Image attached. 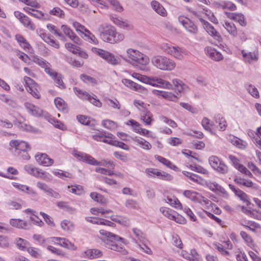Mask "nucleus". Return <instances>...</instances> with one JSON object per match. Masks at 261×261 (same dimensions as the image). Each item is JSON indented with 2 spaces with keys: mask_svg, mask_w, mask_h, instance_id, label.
<instances>
[{
  "mask_svg": "<svg viewBox=\"0 0 261 261\" xmlns=\"http://www.w3.org/2000/svg\"><path fill=\"white\" fill-rule=\"evenodd\" d=\"M92 50L110 64L116 65L119 63V59L108 51L96 47H93Z\"/></svg>",
  "mask_w": 261,
  "mask_h": 261,
  "instance_id": "obj_6",
  "label": "nucleus"
},
{
  "mask_svg": "<svg viewBox=\"0 0 261 261\" xmlns=\"http://www.w3.org/2000/svg\"><path fill=\"white\" fill-rule=\"evenodd\" d=\"M208 162L213 168L221 173L227 172V167L216 156H211L208 159Z\"/></svg>",
  "mask_w": 261,
  "mask_h": 261,
  "instance_id": "obj_11",
  "label": "nucleus"
},
{
  "mask_svg": "<svg viewBox=\"0 0 261 261\" xmlns=\"http://www.w3.org/2000/svg\"><path fill=\"white\" fill-rule=\"evenodd\" d=\"M153 92L154 94L162 96L164 98H166V99H169L171 101H176L178 99L177 96H176L175 94H173L172 93L169 92L159 91V90H153Z\"/></svg>",
  "mask_w": 261,
  "mask_h": 261,
  "instance_id": "obj_24",
  "label": "nucleus"
},
{
  "mask_svg": "<svg viewBox=\"0 0 261 261\" xmlns=\"http://www.w3.org/2000/svg\"><path fill=\"white\" fill-rule=\"evenodd\" d=\"M66 48L73 54H76L80 50V48L72 43H67L65 44Z\"/></svg>",
  "mask_w": 261,
  "mask_h": 261,
  "instance_id": "obj_52",
  "label": "nucleus"
},
{
  "mask_svg": "<svg viewBox=\"0 0 261 261\" xmlns=\"http://www.w3.org/2000/svg\"><path fill=\"white\" fill-rule=\"evenodd\" d=\"M54 239L56 241H58L59 242L57 244L63 247L72 250H75L76 249V247L65 238L55 237Z\"/></svg>",
  "mask_w": 261,
  "mask_h": 261,
  "instance_id": "obj_23",
  "label": "nucleus"
},
{
  "mask_svg": "<svg viewBox=\"0 0 261 261\" xmlns=\"http://www.w3.org/2000/svg\"><path fill=\"white\" fill-rule=\"evenodd\" d=\"M90 197L94 201H97L101 204H105L106 202V200L104 198V197L102 195L96 192L91 193L90 194Z\"/></svg>",
  "mask_w": 261,
  "mask_h": 261,
  "instance_id": "obj_37",
  "label": "nucleus"
},
{
  "mask_svg": "<svg viewBox=\"0 0 261 261\" xmlns=\"http://www.w3.org/2000/svg\"><path fill=\"white\" fill-rule=\"evenodd\" d=\"M107 103L109 106H111L114 109H120V104L118 100L116 99H108L107 100Z\"/></svg>",
  "mask_w": 261,
  "mask_h": 261,
  "instance_id": "obj_51",
  "label": "nucleus"
},
{
  "mask_svg": "<svg viewBox=\"0 0 261 261\" xmlns=\"http://www.w3.org/2000/svg\"><path fill=\"white\" fill-rule=\"evenodd\" d=\"M243 60L246 62L251 63L254 61H257L258 55L255 52H246L245 50L242 51Z\"/></svg>",
  "mask_w": 261,
  "mask_h": 261,
  "instance_id": "obj_26",
  "label": "nucleus"
},
{
  "mask_svg": "<svg viewBox=\"0 0 261 261\" xmlns=\"http://www.w3.org/2000/svg\"><path fill=\"white\" fill-rule=\"evenodd\" d=\"M241 236L242 237V238L244 240L245 242L247 244H248V245L252 247V245L251 244L252 242V240L251 238L244 231H241Z\"/></svg>",
  "mask_w": 261,
  "mask_h": 261,
  "instance_id": "obj_61",
  "label": "nucleus"
},
{
  "mask_svg": "<svg viewBox=\"0 0 261 261\" xmlns=\"http://www.w3.org/2000/svg\"><path fill=\"white\" fill-rule=\"evenodd\" d=\"M9 144L11 147H14L16 149L23 152H27L31 150V147L29 144L25 141L14 140H11Z\"/></svg>",
  "mask_w": 261,
  "mask_h": 261,
  "instance_id": "obj_15",
  "label": "nucleus"
},
{
  "mask_svg": "<svg viewBox=\"0 0 261 261\" xmlns=\"http://www.w3.org/2000/svg\"><path fill=\"white\" fill-rule=\"evenodd\" d=\"M248 166L254 172L255 174L258 176H261V171L253 163H249Z\"/></svg>",
  "mask_w": 261,
  "mask_h": 261,
  "instance_id": "obj_64",
  "label": "nucleus"
},
{
  "mask_svg": "<svg viewBox=\"0 0 261 261\" xmlns=\"http://www.w3.org/2000/svg\"><path fill=\"white\" fill-rule=\"evenodd\" d=\"M24 106L28 112L35 117H39L42 116L47 117V114L44 115V111L41 109L31 103L25 102Z\"/></svg>",
  "mask_w": 261,
  "mask_h": 261,
  "instance_id": "obj_14",
  "label": "nucleus"
},
{
  "mask_svg": "<svg viewBox=\"0 0 261 261\" xmlns=\"http://www.w3.org/2000/svg\"><path fill=\"white\" fill-rule=\"evenodd\" d=\"M47 249L51 251L53 253L56 254L58 255L61 256H64L65 255V253L60 249H57L52 246H48L47 247Z\"/></svg>",
  "mask_w": 261,
  "mask_h": 261,
  "instance_id": "obj_59",
  "label": "nucleus"
},
{
  "mask_svg": "<svg viewBox=\"0 0 261 261\" xmlns=\"http://www.w3.org/2000/svg\"><path fill=\"white\" fill-rule=\"evenodd\" d=\"M54 102L56 106L60 111L64 112L68 111L67 105L63 99L60 97H57L55 99Z\"/></svg>",
  "mask_w": 261,
  "mask_h": 261,
  "instance_id": "obj_31",
  "label": "nucleus"
},
{
  "mask_svg": "<svg viewBox=\"0 0 261 261\" xmlns=\"http://www.w3.org/2000/svg\"><path fill=\"white\" fill-rule=\"evenodd\" d=\"M61 226L65 230L72 231L73 229L72 222L67 220H64L61 222Z\"/></svg>",
  "mask_w": 261,
  "mask_h": 261,
  "instance_id": "obj_43",
  "label": "nucleus"
},
{
  "mask_svg": "<svg viewBox=\"0 0 261 261\" xmlns=\"http://www.w3.org/2000/svg\"><path fill=\"white\" fill-rule=\"evenodd\" d=\"M172 238L173 245L180 249L182 248L183 245L178 236H173Z\"/></svg>",
  "mask_w": 261,
  "mask_h": 261,
  "instance_id": "obj_60",
  "label": "nucleus"
},
{
  "mask_svg": "<svg viewBox=\"0 0 261 261\" xmlns=\"http://www.w3.org/2000/svg\"><path fill=\"white\" fill-rule=\"evenodd\" d=\"M88 97H87L85 100L89 101L91 103L96 107L98 108L101 107L102 103L99 99H97V96L93 94V96H91L89 94Z\"/></svg>",
  "mask_w": 261,
  "mask_h": 261,
  "instance_id": "obj_41",
  "label": "nucleus"
},
{
  "mask_svg": "<svg viewBox=\"0 0 261 261\" xmlns=\"http://www.w3.org/2000/svg\"><path fill=\"white\" fill-rule=\"evenodd\" d=\"M114 137V136L110 133L108 134V135H103V134H97L93 135L92 138L94 140L97 141H101L102 142V140L104 138H108L112 139V137Z\"/></svg>",
  "mask_w": 261,
  "mask_h": 261,
  "instance_id": "obj_47",
  "label": "nucleus"
},
{
  "mask_svg": "<svg viewBox=\"0 0 261 261\" xmlns=\"http://www.w3.org/2000/svg\"><path fill=\"white\" fill-rule=\"evenodd\" d=\"M74 155V156L76 157L79 160L83 161L92 165L107 166V165H109L112 166L113 165V163L111 161H104L103 163L98 162L91 156L83 153H75Z\"/></svg>",
  "mask_w": 261,
  "mask_h": 261,
  "instance_id": "obj_9",
  "label": "nucleus"
},
{
  "mask_svg": "<svg viewBox=\"0 0 261 261\" xmlns=\"http://www.w3.org/2000/svg\"><path fill=\"white\" fill-rule=\"evenodd\" d=\"M229 142L234 146L240 149H246L248 145L246 141L231 135H229Z\"/></svg>",
  "mask_w": 261,
  "mask_h": 261,
  "instance_id": "obj_20",
  "label": "nucleus"
},
{
  "mask_svg": "<svg viewBox=\"0 0 261 261\" xmlns=\"http://www.w3.org/2000/svg\"><path fill=\"white\" fill-rule=\"evenodd\" d=\"M133 76L137 79L138 80L140 81L145 83H148L150 85L155 86H162L164 88H170L171 87V85L162 79H149L147 76L142 75L137 73H134L133 74Z\"/></svg>",
  "mask_w": 261,
  "mask_h": 261,
  "instance_id": "obj_5",
  "label": "nucleus"
},
{
  "mask_svg": "<svg viewBox=\"0 0 261 261\" xmlns=\"http://www.w3.org/2000/svg\"><path fill=\"white\" fill-rule=\"evenodd\" d=\"M234 181L237 184L243 185L247 187H253L254 185V184L251 180L243 178H235Z\"/></svg>",
  "mask_w": 261,
  "mask_h": 261,
  "instance_id": "obj_38",
  "label": "nucleus"
},
{
  "mask_svg": "<svg viewBox=\"0 0 261 261\" xmlns=\"http://www.w3.org/2000/svg\"><path fill=\"white\" fill-rule=\"evenodd\" d=\"M133 76L137 79L138 80L140 81L145 83H148L150 85L155 86H162L164 88H170L171 87V85L162 79H149L147 76L142 75L137 73H134L133 74Z\"/></svg>",
  "mask_w": 261,
  "mask_h": 261,
  "instance_id": "obj_4",
  "label": "nucleus"
},
{
  "mask_svg": "<svg viewBox=\"0 0 261 261\" xmlns=\"http://www.w3.org/2000/svg\"><path fill=\"white\" fill-rule=\"evenodd\" d=\"M199 20L203 24L206 31L210 35L213 36L215 40L218 41V42H220L222 41L221 37L219 35V33L216 31L213 26L202 18H199Z\"/></svg>",
  "mask_w": 261,
  "mask_h": 261,
  "instance_id": "obj_13",
  "label": "nucleus"
},
{
  "mask_svg": "<svg viewBox=\"0 0 261 261\" xmlns=\"http://www.w3.org/2000/svg\"><path fill=\"white\" fill-rule=\"evenodd\" d=\"M24 81L27 91L31 93L35 98L39 99L40 98V94L37 90L38 84L28 76L24 77Z\"/></svg>",
  "mask_w": 261,
  "mask_h": 261,
  "instance_id": "obj_10",
  "label": "nucleus"
},
{
  "mask_svg": "<svg viewBox=\"0 0 261 261\" xmlns=\"http://www.w3.org/2000/svg\"><path fill=\"white\" fill-rule=\"evenodd\" d=\"M69 191L76 195H81L83 192V187L80 185L72 186Z\"/></svg>",
  "mask_w": 261,
  "mask_h": 261,
  "instance_id": "obj_45",
  "label": "nucleus"
},
{
  "mask_svg": "<svg viewBox=\"0 0 261 261\" xmlns=\"http://www.w3.org/2000/svg\"><path fill=\"white\" fill-rule=\"evenodd\" d=\"M152 64L163 70H172L175 67V63L172 60L162 56H155L151 59Z\"/></svg>",
  "mask_w": 261,
  "mask_h": 261,
  "instance_id": "obj_3",
  "label": "nucleus"
},
{
  "mask_svg": "<svg viewBox=\"0 0 261 261\" xmlns=\"http://www.w3.org/2000/svg\"><path fill=\"white\" fill-rule=\"evenodd\" d=\"M62 31L68 37L74 42L79 44L81 41L80 39L76 36L71 29L66 25H62L61 26Z\"/></svg>",
  "mask_w": 261,
  "mask_h": 261,
  "instance_id": "obj_22",
  "label": "nucleus"
},
{
  "mask_svg": "<svg viewBox=\"0 0 261 261\" xmlns=\"http://www.w3.org/2000/svg\"><path fill=\"white\" fill-rule=\"evenodd\" d=\"M21 23L27 28L32 31H34L36 29L35 24L31 21L30 18L25 16L23 19H22Z\"/></svg>",
  "mask_w": 261,
  "mask_h": 261,
  "instance_id": "obj_32",
  "label": "nucleus"
},
{
  "mask_svg": "<svg viewBox=\"0 0 261 261\" xmlns=\"http://www.w3.org/2000/svg\"><path fill=\"white\" fill-rule=\"evenodd\" d=\"M152 8L159 14L165 16L166 11L164 8L157 1H153L151 3Z\"/></svg>",
  "mask_w": 261,
  "mask_h": 261,
  "instance_id": "obj_29",
  "label": "nucleus"
},
{
  "mask_svg": "<svg viewBox=\"0 0 261 261\" xmlns=\"http://www.w3.org/2000/svg\"><path fill=\"white\" fill-rule=\"evenodd\" d=\"M112 145L119 147L125 150H128L129 149L128 145L123 142H119L117 140H114V143H112Z\"/></svg>",
  "mask_w": 261,
  "mask_h": 261,
  "instance_id": "obj_62",
  "label": "nucleus"
},
{
  "mask_svg": "<svg viewBox=\"0 0 261 261\" xmlns=\"http://www.w3.org/2000/svg\"><path fill=\"white\" fill-rule=\"evenodd\" d=\"M190 168L193 171L202 174H206L207 172L206 169L200 166H194L191 165H190Z\"/></svg>",
  "mask_w": 261,
  "mask_h": 261,
  "instance_id": "obj_56",
  "label": "nucleus"
},
{
  "mask_svg": "<svg viewBox=\"0 0 261 261\" xmlns=\"http://www.w3.org/2000/svg\"><path fill=\"white\" fill-rule=\"evenodd\" d=\"M102 125L106 128L112 129L115 127L116 124L115 123L110 120H105L102 121Z\"/></svg>",
  "mask_w": 261,
  "mask_h": 261,
  "instance_id": "obj_50",
  "label": "nucleus"
},
{
  "mask_svg": "<svg viewBox=\"0 0 261 261\" xmlns=\"http://www.w3.org/2000/svg\"><path fill=\"white\" fill-rule=\"evenodd\" d=\"M80 77L83 82L87 84H96L95 79L90 76L83 74Z\"/></svg>",
  "mask_w": 261,
  "mask_h": 261,
  "instance_id": "obj_46",
  "label": "nucleus"
},
{
  "mask_svg": "<svg viewBox=\"0 0 261 261\" xmlns=\"http://www.w3.org/2000/svg\"><path fill=\"white\" fill-rule=\"evenodd\" d=\"M187 257L190 261H199L198 255L195 249L191 250L190 253Z\"/></svg>",
  "mask_w": 261,
  "mask_h": 261,
  "instance_id": "obj_53",
  "label": "nucleus"
},
{
  "mask_svg": "<svg viewBox=\"0 0 261 261\" xmlns=\"http://www.w3.org/2000/svg\"><path fill=\"white\" fill-rule=\"evenodd\" d=\"M10 223L12 226L20 229H29L31 227V224L19 219H11Z\"/></svg>",
  "mask_w": 261,
  "mask_h": 261,
  "instance_id": "obj_18",
  "label": "nucleus"
},
{
  "mask_svg": "<svg viewBox=\"0 0 261 261\" xmlns=\"http://www.w3.org/2000/svg\"><path fill=\"white\" fill-rule=\"evenodd\" d=\"M13 186L17 189L23 191L27 192L30 194L36 195V193L33 191V190L30 189V188L25 185L19 184L16 182H13Z\"/></svg>",
  "mask_w": 261,
  "mask_h": 261,
  "instance_id": "obj_34",
  "label": "nucleus"
},
{
  "mask_svg": "<svg viewBox=\"0 0 261 261\" xmlns=\"http://www.w3.org/2000/svg\"><path fill=\"white\" fill-rule=\"evenodd\" d=\"M99 233L103 236L101 239L106 247L119 252L123 255L127 254V251L121 245V243L126 244L123 238L103 229L100 230Z\"/></svg>",
  "mask_w": 261,
  "mask_h": 261,
  "instance_id": "obj_1",
  "label": "nucleus"
},
{
  "mask_svg": "<svg viewBox=\"0 0 261 261\" xmlns=\"http://www.w3.org/2000/svg\"><path fill=\"white\" fill-rule=\"evenodd\" d=\"M236 259L237 261H248V258L244 252L238 249L236 252Z\"/></svg>",
  "mask_w": 261,
  "mask_h": 261,
  "instance_id": "obj_49",
  "label": "nucleus"
},
{
  "mask_svg": "<svg viewBox=\"0 0 261 261\" xmlns=\"http://www.w3.org/2000/svg\"><path fill=\"white\" fill-rule=\"evenodd\" d=\"M155 158L161 163H162V164H163L164 165H166V166H167L168 167L171 168V169H174L176 167V166L174 165H172V163L167 160L166 159L161 156H160V155H155Z\"/></svg>",
  "mask_w": 261,
  "mask_h": 261,
  "instance_id": "obj_40",
  "label": "nucleus"
},
{
  "mask_svg": "<svg viewBox=\"0 0 261 261\" xmlns=\"http://www.w3.org/2000/svg\"><path fill=\"white\" fill-rule=\"evenodd\" d=\"M48 121L49 123L53 124L56 127L60 129H64L65 126L64 124L61 121L58 120L55 118L50 116H48Z\"/></svg>",
  "mask_w": 261,
  "mask_h": 261,
  "instance_id": "obj_33",
  "label": "nucleus"
},
{
  "mask_svg": "<svg viewBox=\"0 0 261 261\" xmlns=\"http://www.w3.org/2000/svg\"><path fill=\"white\" fill-rule=\"evenodd\" d=\"M162 49L166 53L170 55L174 58L181 60L184 59L185 51L178 46H170L167 44H164L162 45Z\"/></svg>",
  "mask_w": 261,
  "mask_h": 261,
  "instance_id": "obj_8",
  "label": "nucleus"
},
{
  "mask_svg": "<svg viewBox=\"0 0 261 261\" xmlns=\"http://www.w3.org/2000/svg\"><path fill=\"white\" fill-rule=\"evenodd\" d=\"M86 37H87L89 39H90L92 42L95 44H96L98 42V41L96 37L93 35L89 30L87 29L85 30L84 32L83 33Z\"/></svg>",
  "mask_w": 261,
  "mask_h": 261,
  "instance_id": "obj_57",
  "label": "nucleus"
},
{
  "mask_svg": "<svg viewBox=\"0 0 261 261\" xmlns=\"http://www.w3.org/2000/svg\"><path fill=\"white\" fill-rule=\"evenodd\" d=\"M57 205L61 208L66 210L67 211H73L74 209L70 207L66 202L59 201L57 203Z\"/></svg>",
  "mask_w": 261,
  "mask_h": 261,
  "instance_id": "obj_54",
  "label": "nucleus"
},
{
  "mask_svg": "<svg viewBox=\"0 0 261 261\" xmlns=\"http://www.w3.org/2000/svg\"><path fill=\"white\" fill-rule=\"evenodd\" d=\"M126 53L129 58L140 64L145 65L149 62V59L146 55L137 50L129 48Z\"/></svg>",
  "mask_w": 261,
  "mask_h": 261,
  "instance_id": "obj_7",
  "label": "nucleus"
},
{
  "mask_svg": "<svg viewBox=\"0 0 261 261\" xmlns=\"http://www.w3.org/2000/svg\"><path fill=\"white\" fill-rule=\"evenodd\" d=\"M50 14L60 17H63L64 15L63 11L59 8L56 7L51 10L49 12Z\"/></svg>",
  "mask_w": 261,
  "mask_h": 261,
  "instance_id": "obj_55",
  "label": "nucleus"
},
{
  "mask_svg": "<svg viewBox=\"0 0 261 261\" xmlns=\"http://www.w3.org/2000/svg\"><path fill=\"white\" fill-rule=\"evenodd\" d=\"M245 88L248 92L254 98H258L259 94L257 89L254 86L250 84H246Z\"/></svg>",
  "mask_w": 261,
  "mask_h": 261,
  "instance_id": "obj_30",
  "label": "nucleus"
},
{
  "mask_svg": "<svg viewBox=\"0 0 261 261\" xmlns=\"http://www.w3.org/2000/svg\"><path fill=\"white\" fill-rule=\"evenodd\" d=\"M122 82L127 87H129L131 88H134L135 90L139 89L141 87L139 85L128 79H123L122 80Z\"/></svg>",
  "mask_w": 261,
  "mask_h": 261,
  "instance_id": "obj_42",
  "label": "nucleus"
},
{
  "mask_svg": "<svg viewBox=\"0 0 261 261\" xmlns=\"http://www.w3.org/2000/svg\"><path fill=\"white\" fill-rule=\"evenodd\" d=\"M101 38L105 42L114 43L123 40V34L116 32L114 27L107 24H101L98 28Z\"/></svg>",
  "mask_w": 261,
  "mask_h": 261,
  "instance_id": "obj_2",
  "label": "nucleus"
},
{
  "mask_svg": "<svg viewBox=\"0 0 261 261\" xmlns=\"http://www.w3.org/2000/svg\"><path fill=\"white\" fill-rule=\"evenodd\" d=\"M229 188L233 191L235 195L245 202L247 205L250 204L249 198L247 194L239 189L236 188L233 186L229 184Z\"/></svg>",
  "mask_w": 261,
  "mask_h": 261,
  "instance_id": "obj_19",
  "label": "nucleus"
},
{
  "mask_svg": "<svg viewBox=\"0 0 261 261\" xmlns=\"http://www.w3.org/2000/svg\"><path fill=\"white\" fill-rule=\"evenodd\" d=\"M110 3L114 7V8L118 12L122 11V7L119 4L117 0H108Z\"/></svg>",
  "mask_w": 261,
  "mask_h": 261,
  "instance_id": "obj_63",
  "label": "nucleus"
},
{
  "mask_svg": "<svg viewBox=\"0 0 261 261\" xmlns=\"http://www.w3.org/2000/svg\"><path fill=\"white\" fill-rule=\"evenodd\" d=\"M15 38L21 47L24 49L29 48L30 46L29 43L22 35L20 34H17L15 35Z\"/></svg>",
  "mask_w": 261,
  "mask_h": 261,
  "instance_id": "obj_36",
  "label": "nucleus"
},
{
  "mask_svg": "<svg viewBox=\"0 0 261 261\" xmlns=\"http://www.w3.org/2000/svg\"><path fill=\"white\" fill-rule=\"evenodd\" d=\"M206 54L212 60L219 61L223 59L222 54L216 49L211 47H206L205 48Z\"/></svg>",
  "mask_w": 261,
  "mask_h": 261,
  "instance_id": "obj_17",
  "label": "nucleus"
},
{
  "mask_svg": "<svg viewBox=\"0 0 261 261\" xmlns=\"http://www.w3.org/2000/svg\"><path fill=\"white\" fill-rule=\"evenodd\" d=\"M53 79L58 87L62 89L66 88L65 85L62 80V75L61 74L57 73V75H54Z\"/></svg>",
  "mask_w": 261,
  "mask_h": 261,
  "instance_id": "obj_35",
  "label": "nucleus"
},
{
  "mask_svg": "<svg viewBox=\"0 0 261 261\" xmlns=\"http://www.w3.org/2000/svg\"><path fill=\"white\" fill-rule=\"evenodd\" d=\"M229 19L238 22L242 26H245L246 24L244 16L241 13H229Z\"/></svg>",
  "mask_w": 261,
  "mask_h": 261,
  "instance_id": "obj_27",
  "label": "nucleus"
},
{
  "mask_svg": "<svg viewBox=\"0 0 261 261\" xmlns=\"http://www.w3.org/2000/svg\"><path fill=\"white\" fill-rule=\"evenodd\" d=\"M53 173L57 176L63 179H65V178H72V175L71 173L62 170H59L58 171H53Z\"/></svg>",
  "mask_w": 261,
  "mask_h": 261,
  "instance_id": "obj_39",
  "label": "nucleus"
},
{
  "mask_svg": "<svg viewBox=\"0 0 261 261\" xmlns=\"http://www.w3.org/2000/svg\"><path fill=\"white\" fill-rule=\"evenodd\" d=\"M37 162L44 166H49L53 164L54 160L48 157L46 153L38 154L35 155Z\"/></svg>",
  "mask_w": 261,
  "mask_h": 261,
  "instance_id": "obj_16",
  "label": "nucleus"
},
{
  "mask_svg": "<svg viewBox=\"0 0 261 261\" xmlns=\"http://www.w3.org/2000/svg\"><path fill=\"white\" fill-rule=\"evenodd\" d=\"M77 119L79 122L86 125H90L89 118L84 115L77 116Z\"/></svg>",
  "mask_w": 261,
  "mask_h": 261,
  "instance_id": "obj_58",
  "label": "nucleus"
},
{
  "mask_svg": "<svg viewBox=\"0 0 261 261\" xmlns=\"http://www.w3.org/2000/svg\"><path fill=\"white\" fill-rule=\"evenodd\" d=\"M73 90L75 93L83 99L85 100L87 97H89V93L88 92H84L77 87H74Z\"/></svg>",
  "mask_w": 261,
  "mask_h": 261,
  "instance_id": "obj_44",
  "label": "nucleus"
},
{
  "mask_svg": "<svg viewBox=\"0 0 261 261\" xmlns=\"http://www.w3.org/2000/svg\"><path fill=\"white\" fill-rule=\"evenodd\" d=\"M197 193L194 191H190V190H186L184 192V195L187 197L191 199L193 201H195L197 200L196 195Z\"/></svg>",
  "mask_w": 261,
  "mask_h": 261,
  "instance_id": "obj_48",
  "label": "nucleus"
},
{
  "mask_svg": "<svg viewBox=\"0 0 261 261\" xmlns=\"http://www.w3.org/2000/svg\"><path fill=\"white\" fill-rule=\"evenodd\" d=\"M153 115L147 109L141 110V117L146 125H150L152 121Z\"/></svg>",
  "mask_w": 261,
  "mask_h": 261,
  "instance_id": "obj_25",
  "label": "nucleus"
},
{
  "mask_svg": "<svg viewBox=\"0 0 261 261\" xmlns=\"http://www.w3.org/2000/svg\"><path fill=\"white\" fill-rule=\"evenodd\" d=\"M160 211L162 213V214L167 217L168 219L170 220H173L176 221L177 223L180 224H184L185 223L186 220L182 219L181 221H179L176 220V216L174 214V212L167 207H163L160 208Z\"/></svg>",
  "mask_w": 261,
  "mask_h": 261,
  "instance_id": "obj_21",
  "label": "nucleus"
},
{
  "mask_svg": "<svg viewBox=\"0 0 261 261\" xmlns=\"http://www.w3.org/2000/svg\"><path fill=\"white\" fill-rule=\"evenodd\" d=\"M133 140L137 143L140 147L143 149L149 150L151 148L150 143L142 138L135 137L133 138Z\"/></svg>",
  "mask_w": 261,
  "mask_h": 261,
  "instance_id": "obj_28",
  "label": "nucleus"
},
{
  "mask_svg": "<svg viewBox=\"0 0 261 261\" xmlns=\"http://www.w3.org/2000/svg\"><path fill=\"white\" fill-rule=\"evenodd\" d=\"M178 21L189 32L193 34H197V27L190 19L184 16H179Z\"/></svg>",
  "mask_w": 261,
  "mask_h": 261,
  "instance_id": "obj_12",
  "label": "nucleus"
}]
</instances>
